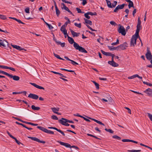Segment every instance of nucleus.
<instances>
[{"mask_svg": "<svg viewBox=\"0 0 152 152\" xmlns=\"http://www.w3.org/2000/svg\"><path fill=\"white\" fill-rule=\"evenodd\" d=\"M113 138L115 139L118 140H120L121 139V138L116 135H113L112 137Z\"/></svg>", "mask_w": 152, "mask_h": 152, "instance_id": "e433bc0d", "label": "nucleus"}, {"mask_svg": "<svg viewBox=\"0 0 152 152\" xmlns=\"http://www.w3.org/2000/svg\"><path fill=\"white\" fill-rule=\"evenodd\" d=\"M67 37L68 38V40L70 44H72L74 43V47L76 50H78L80 52H81L85 53H88L87 50L84 48L80 46L78 44L74 42V39L72 37H70L68 35H67Z\"/></svg>", "mask_w": 152, "mask_h": 152, "instance_id": "f257e3e1", "label": "nucleus"}, {"mask_svg": "<svg viewBox=\"0 0 152 152\" xmlns=\"http://www.w3.org/2000/svg\"><path fill=\"white\" fill-rule=\"evenodd\" d=\"M87 2L86 0H83L82 4L83 5H84L87 4Z\"/></svg>", "mask_w": 152, "mask_h": 152, "instance_id": "052dcab7", "label": "nucleus"}, {"mask_svg": "<svg viewBox=\"0 0 152 152\" xmlns=\"http://www.w3.org/2000/svg\"><path fill=\"white\" fill-rule=\"evenodd\" d=\"M48 27L50 29H52L53 27L52 26H51L50 24H49V25L48 26Z\"/></svg>", "mask_w": 152, "mask_h": 152, "instance_id": "774afa93", "label": "nucleus"}, {"mask_svg": "<svg viewBox=\"0 0 152 152\" xmlns=\"http://www.w3.org/2000/svg\"><path fill=\"white\" fill-rule=\"evenodd\" d=\"M92 82L95 84L96 89H99V84L94 81H92Z\"/></svg>", "mask_w": 152, "mask_h": 152, "instance_id": "cd10ccee", "label": "nucleus"}, {"mask_svg": "<svg viewBox=\"0 0 152 152\" xmlns=\"http://www.w3.org/2000/svg\"><path fill=\"white\" fill-rule=\"evenodd\" d=\"M51 118L53 120H57L58 119V117L55 115H52Z\"/></svg>", "mask_w": 152, "mask_h": 152, "instance_id": "37998d69", "label": "nucleus"}, {"mask_svg": "<svg viewBox=\"0 0 152 152\" xmlns=\"http://www.w3.org/2000/svg\"><path fill=\"white\" fill-rule=\"evenodd\" d=\"M65 120L66 121V122H67L72 124L74 123V122L72 121L68 120V119H65Z\"/></svg>", "mask_w": 152, "mask_h": 152, "instance_id": "4d7b16f0", "label": "nucleus"}, {"mask_svg": "<svg viewBox=\"0 0 152 152\" xmlns=\"http://www.w3.org/2000/svg\"><path fill=\"white\" fill-rule=\"evenodd\" d=\"M119 10L118 8V7L117 6L116 7L115 9L114 10L113 12H117V10Z\"/></svg>", "mask_w": 152, "mask_h": 152, "instance_id": "338daca9", "label": "nucleus"}, {"mask_svg": "<svg viewBox=\"0 0 152 152\" xmlns=\"http://www.w3.org/2000/svg\"><path fill=\"white\" fill-rule=\"evenodd\" d=\"M15 119L18 120V121H20L21 122H22V123H23V122L24 121L22 120L21 119H19L17 117H15L14 118Z\"/></svg>", "mask_w": 152, "mask_h": 152, "instance_id": "bf43d9fd", "label": "nucleus"}, {"mask_svg": "<svg viewBox=\"0 0 152 152\" xmlns=\"http://www.w3.org/2000/svg\"><path fill=\"white\" fill-rule=\"evenodd\" d=\"M70 61H71L72 62V64L73 65H75V64H78V63L72 60H70Z\"/></svg>", "mask_w": 152, "mask_h": 152, "instance_id": "49530a36", "label": "nucleus"}, {"mask_svg": "<svg viewBox=\"0 0 152 152\" xmlns=\"http://www.w3.org/2000/svg\"><path fill=\"white\" fill-rule=\"evenodd\" d=\"M61 5L63 6V7H62L61 8L62 9H65V8L66 7L65 4L64 3H62L61 4Z\"/></svg>", "mask_w": 152, "mask_h": 152, "instance_id": "0e129e2a", "label": "nucleus"}, {"mask_svg": "<svg viewBox=\"0 0 152 152\" xmlns=\"http://www.w3.org/2000/svg\"><path fill=\"white\" fill-rule=\"evenodd\" d=\"M110 56L112 57V61H114L113 58L115 56V55L111 53Z\"/></svg>", "mask_w": 152, "mask_h": 152, "instance_id": "5fc2aeb1", "label": "nucleus"}, {"mask_svg": "<svg viewBox=\"0 0 152 152\" xmlns=\"http://www.w3.org/2000/svg\"><path fill=\"white\" fill-rule=\"evenodd\" d=\"M141 21L140 18H138L137 23V29L136 30V32L134 35V44H136V41L138 37H139V32L141 26Z\"/></svg>", "mask_w": 152, "mask_h": 152, "instance_id": "f03ea898", "label": "nucleus"}, {"mask_svg": "<svg viewBox=\"0 0 152 152\" xmlns=\"http://www.w3.org/2000/svg\"><path fill=\"white\" fill-rule=\"evenodd\" d=\"M132 45H133V36L132 37L130 42V45L132 46Z\"/></svg>", "mask_w": 152, "mask_h": 152, "instance_id": "864d4df0", "label": "nucleus"}, {"mask_svg": "<svg viewBox=\"0 0 152 152\" xmlns=\"http://www.w3.org/2000/svg\"><path fill=\"white\" fill-rule=\"evenodd\" d=\"M109 49H110V50H119V47L118 46L116 47H114L113 48H112L110 46H108Z\"/></svg>", "mask_w": 152, "mask_h": 152, "instance_id": "393cba45", "label": "nucleus"}, {"mask_svg": "<svg viewBox=\"0 0 152 152\" xmlns=\"http://www.w3.org/2000/svg\"><path fill=\"white\" fill-rule=\"evenodd\" d=\"M136 77H137L139 79H142V77H140L137 74H136L134 75V79Z\"/></svg>", "mask_w": 152, "mask_h": 152, "instance_id": "72a5a7b5", "label": "nucleus"}, {"mask_svg": "<svg viewBox=\"0 0 152 152\" xmlns=\"http://www.w3.org/2000/svg\"><path fill=\"white\" fill-rule=\"evenodd\" d=\"M60 69L61 70L65 71H67V72H74L75 74V75L76 74V73H75V72L73 70H68L67 69H63V68H61Z\"/></svg>", "mask_w": 152, "mask_h": 152, "instance_id": "c756f323", "label": "nucleus"}, {"mask_svg": "<svg viewBox=\"0 0 152 152\" xmlns=\"http://www.w3.org/2000/svg\"><path fill=\"white\" fill-rule=\"evenodd\" d=\"M99 79L100 80H107V79L106 78H102V77H99Z\"/></svg>", "mask_w": 152, "mask_h": 152, "instance_id": "e2e57ef3", "label": "nucleus"}, {"mask_svg": "<svg viewBox=\"0 0 152 152\" xmlns=\"http://www.w3.org/2000/svg\"><path fill=\"white\" fill-rule=\"evenodd\" d=\"M108 63L109 64L114 67H117L118 66V64L114 61H109Z\"/></svg>", "mask_w": 152, "mask_h": 152, "instance_id": "a211bd4d", "label": "nucleus"}, {"mask_svg": "<svg viewBox=\"0 0 152 152\" xmlns=\"http://www.w3.org/2000/svg\"><path fill=\"white\" fill-rule=\"evenodd\" d=\"M125 108L127 110L128 112L129 113H130V114H131V110L129 108L127 107H125Z\"/></svg>", "mask_w": 152, "mask_h": 152, "instance_id": "13d9d810", "label": "nucleus"}, {"mask_svg": "<svg viewBox=\"0 0 152 152\" xmlns=\"http://www.w3.org/2000/svg\"><path fill=\"white\" fill-rule=\"evenodd\" d=\"M125 5V4H123L121 5H118L117 6V7H118V9H121L123 8Z\"/></svg>", "mask_w": 152, "mask_h": 152, "instance_id": "7c9ffc66", "label": "nucleus"}, {"mask_svg": "<svg viewBox=\"0 0 152 152\" xmlns=\"http://www.w3.org/2000/svg\"><path fill=\"white\" fill-rule=\"evenodd\" d=\"M89 119H91L92 120L94 121H95V122H96L97 123L100 124V125H103L104 126V124L103 123H102L101 122L99 121H98L97 120H96L95 119H93V118H89V117H88Z\"/></svg>", "mask_w": 152, "mask_h": 152, "instance_id": "4be33fe9", "label": "nucleus"}, {"mask_svg": "<svg viewBox=\"0 0 152 152\" xmlns=\"http://www.w3.org/2000/svg\"><path fill=\"white\" fill-rule=\"evenodd\" d=\"M30 83L32 85L34 86L36 88L38 89H43V90H44V89H45V88L44 87H42L41 86H40L36 84H35V83Z\"/></svg>", "mask_w": 152, "mask_h": 152, "instance_id": "aec40b11", "label": "nucleus"}, {"mask_svg": "<svg viewBox=\"0 0 152 152\" xmlns=\"http://www.w3.org/2000/svg\"><path fill=\"white\" fill-rule=\"evenodd\" d=\"M110 23L112 25L114 26H115L117 25L116 23L114 21H111Z\"/></svg>", "mask_w": 152, "mask_h": 152, "instance_id": "3c124183", "label": "nucleus"}, {"mask_svg": "<svg viewBox=\"0 0 152 152\" xmlns=\"http://www.w3.org/2000/svg\"><path fill=\"white\" fill-rule=\"evenodd\" d=\"M70 22H68V21H66L64 25L62 26H63V27L65 28L66 26L68 24L70 23Z\"/></svg>", "mask_w": 152, "mask_h": 152, "instance_id": "de8ad7c7", "label": "nucleus"}, {"mask_svg": "<svg viewBox=\"0 0 152 152\" xmlns=\"http://www.w3.org/2000/svg\"><path fill=\"white\" fill-rule=\"evenodd\" d=\"M118 26L119 27L118 29V32L119 33L121 34L123 36H125L126 34V32L124 26L121 25L120 24H119Z\"/></svg>", "mask_w": 152, "mask_h": 152, "instance_id": "20e7f679", "label": "nucleus"}, {"mask_svg": "<svg viewBox=\"0 0 152 152\" xmlns=\"http://www.w3.org/2000/svg\"><path fill=\"white\" fill-rule=\"evenodd\" d=\"M37 128L43 132L49 134H53L54 132L51 130H48L47 129L41 126H37Z\"/></svg>", "mask_w": 152, "mask_h": 152, "instance_id": "39448f33", "label": "nucleus"}, {"mask_svg": "<svg viewBox=\"0 0 152 152\" xmlns=\"http://www.w3.org/2000/svg\"><path fill=\"white\" fill-rule=\"evenodd\" d=\"M148 114L150 120L152 121V115L150 113H148Z\"/></svg>", "mask_w": 152, "mask_h": 152, "instance_id": "8fccbe9b", "label": "nucleus"}, {"mask_svg": "<svg viewBox=\"0 0 152 152\" xmlns=\"http://www.w3.org/2000/svg\"><path fill=\"white\" fill-rule=\"evenodd\" d=\"M61 31L64 34V35H68L67 33V30H66L65 28L63 27V26H62L60 29Z\"/></svg>", "mask_w": 152, "mask_h": 152, "instance_id": "412c9836", "label": "nucleus"}, {"mask_svg": "<svg viewBox=\"0 0 152 152\" xmlns=\"http://www.w3.org/2000/svg\"><path fill=\"white\" fill-rule=\"evenodd\" d=\"M0 66V67L2 68L5 69H8V67L6 66H4L3 65H1Z\"/></svg>", "mask_w": 152, "mask_h": 152, "instance_id": "6e6d98bb", "label": "nucleus"}, {"mask_svg": "<svg viewBox=\"0 0 152 152\" xmlns=\"http://www.w3.org/2000/svg\"><path fill=\"white\" fill-rule=\"evenodd\" d=\"M86 26H87V27L89 28L90 29L91 31H96L95 29H93L91 27H90L88 25H86Z\"/></svg>", "mask_w": 152, "mask_h": 152, "instance_id": "a18cd8bd", "label": "nucleus"}, {"mask_svg": "<svg viewBox=\"0 0 152 152\" xmlns=\"http://www.w3.org/2000/svg\"><path fill=\"white\" fill-rule=\"evenodd\" d=\"M70 30L73 37H77L79 36L80 33H77L72 29H70Z\"/></svg>", "mask_w": 152, "mask_h": 152, "instance_id": "f3484780", "label": "nucleus"}, {"mask_svg": "<svg viewBox=\"0 0 152 152\" xmlns=\"http://www.w3.org/2000/svg\"><path fill=\"white\" fill-rule=\"evenodd\" d=\"M29 138H30L32 140L36 141L39 142H40L42 143H45V142L43 140H40L39 139L35 137H29Z\"/></svg>", "mask_w": 152, "mask_h": 152, "instance_id": "9d476101", "label": "nucleus"}, {"mask_svg": "<svg viewBox=\"0 0 152 152\" xmlns=\"http://www.w3.org/2000/svg\"><path fill=\"white\" fill-rule=\"evenodd\" d=\"M57 142L59 143L61 145L64 146L66 148H74L77 149H79V148L77 146L75 145L71 146L70 144L68 143L64 142L58 140L57 141Z\"/></svg>", "mask_w": 152, "mask_h": 152, "instance_id": "7ed1b4c3", "label": "nucleus"}, {"mask_svg": "<svg viewBox=\"0 0 152 152\" xmlns=\"http://www.w3.org/2000/svg\"><path fill=\"white\" fill-rule=\"evenodd\" d=\"M107 3L108 7L110 8H112L111 3L110 1H107Z\"/></svg>", "mask_w": 152, "mask_h": 152, "instance_id": "c9c22d12", "label": "nucleus"}, {"mask_svg": "<svg viewBox=\"0 0 152 152\" xmlns=\"http://www.w3.org/2000/svg\"><path fill=\"white\" fill-rule=\"evenodd\" d=\"M7 134L9 136L12 138L13 139L14 137L12 134H11L8 131H7Z\"/></svg>", "mask_w": 152, "mask_h": 152, "instance_id": "603ef678", "label": "nucleus"}, {"mask_svg": "<svg viewBox=\"0 0 152 152\" xmlns=\"http://www.w3.org/2000/svg\"><path fill=\"white\" fill-rule=\"evenodd\" d=\"M53 54H54V56L55 57H56L58 59H60V60H64V59H63V58H61L60 57V56L56 54H55L54 53H53Z\"/></svg>", "mask_w": 152, "mask_h": 152, "instance_id": "2f4dec72", "label": "nucleus"}, {"mask_svg": "<svg viewBox=\"0 0 152 152\" xmlns=\"http://www.w3.org/2000/svg\"><path fill=\"white\" fill-rule=\"evenodd\" d=\"M65 119H66L62 118L61 119L58 120V122L61 124L62 125L65 126V124H66L67 122H66V121L65 120Z\"/></svg>", "mask_w": 152, "mask_h": 152, "instance_id": "6ab92c4d", "label": "nucleus"}, {"mask_svg": "<svg viewBox=\"0 0 152 152\" xmlns=\"http://www.w3.org/2000/svg\"><path fill=\"white\" fill-rule=\"evenodd\" d=\"M105 130L106 131L109 132L111 134H113L114 133V131H113L112 129H107V128H105Z\"/></svg>", "mask_w": 152, "mask_h": 152, "instance_id": "f704fd0d", "label": "nucleus"}, {"mask_svg": "<svg viewBox=\"0 0 152 152\" xmlns=\"http://www.w3.org/2000/svg\"><path fill=\"white\" fill-rule=\"evenodd\" d=\"M122 141L123 142H133V140H129V139H123L122 140Z\"/></svg>", "mask_w": 152, "mask_h": 152, "instance_id": "473e14b6", "label": "nucleus"}, {"mask_svg": "<svg viewBox=\"0 0 152 152\" xmlns=\"http://www.w3.org/2000/svg\"><path fill=\"white\" fill-rule=\"evenodd\" d=\"M0 18L3 20H6L7 18L5 15L0 14Z\"/></svg>", "mask_w": 152, "mask_h": 152, "instance_id": "4c0bfd02", "label": "nucleus"}, {"mask_svg": "<svg viewBox=\"0 0 152 152\" xmlns=\"http://www.w3.org/2000/svg\"><path fill=\"white\" fill-rule=\"evenodd\" d=\"M74 25L76 26L79 28H81V23L78 24L77 23H74Z\"/></svg>", "mask_w": 152, "mask_h": 152, "instance_id": "a19ab883", "label": "nucleus"}, {"mask_svg": "<svg viewBox=\"0 0 152 152\" xmlns=\"http://www.w3.org/2000/svg\"><path fill=\"white\" fill-rule=\"evenodd\" d=\"M84 20H85V22L86 23L90 25H92V23L91 21L85 18H84Z\"/></svg>", "mask_w": 152, "mask_h": 152, "instance_id": "b1692460", "label": "nucleus"}, {"mask_svg": "<svg viewBox=\"0 0 152 152\" xmlns=\"http://www.w3.org/2000/svg\"><path fill=\"white\" fill-rule=\"evenodd\" d=\"M59 108H56L55 107H53L51 108V109L52 110L53 112L54 113H56L57 111H58L59 110Z\"/></svg>", "mask_w": 152, "mask_h": 152, "instance_id": "bb28decb", "label": "nucleus"}, {"mask_svg": "<svg viewBox=\"0 0 152 152\" xmlns=\"http://www.w3.org/2000/svg\"><path fill=\"white\" fill-rule=\"evenodd\" d=\"M28 97L34 99H37L39 98V96L37 95L31 93L29 94Z\"/></svg>", "mask_w": 152, "mask_h": 152, "instance_id": "9b49d317", "label": "nucleus"}, {"mask_svg": "<svg viewBox=\"0 0 152 152\" xmlns=\"http://www.w3.org/2000/svg\"><path fill=\"white\" fill-rule=\"evenodd\" d=\"M8 69H10L12 71H15V69L14 68H12V67H8Z\"/></svg>", "mask_w": 152, "mask_h": 152, "instance_id": "680f3d73", "label": "nucleus"}, {"mask_svg": "<svg viewBox=\"0 0 152 152\" xmlns=\"http://www.w3.org/2000/svg\"><path fill=\"white\" fill-rule=\"evenodd\" d=\"M48 129H55V130H56L58 132H59L60 133L64 136H65V134L64 133V132L63 131H61L60 129H58L57 128H56L55 127H48Z\"/></svg>", "mask_w": 152, "mask_h": 152, "instance_id": "2eb2a0df", "label": "nucleus"}, {"mask_svg": "<svg viewBox=\"0 0 152 152\" xmlns=\"http://www.w3.org/2000/svg\"><path fill=\"white\" fill-rule=\"evenodd\" d=\"M119 50H124L126 49L127 47V44L126 42L124 43L123 44L118 45Z\"/></svg>", "mask_w": 152, "mask_h": 152, "instance_id": "0eeeda50", "label": "nucleus"}, {"mask_svg": "<svg viewBox=\"0 0 152 152\" xmlns=\"http://www.w3.org/2000/svg\"><path fill=\"white\" fill-rule=\"evenodd\" d=\"M51 72H52L53 73H54L55 74L58 75L60 76H61V77H60V79H62V80H64V81H68V80H67L65 78H63L62 77H65V78L66 77V76H64L63 74H61V73L56 72H55V71H51Z\"/></svg>", "mask_w": 152, "mask_h": 152, "instance_id": "6e6552de", "label": "nucleus"}, {"mask_svg": "<svg viewBox=\"0 0 152 152\" xmlns=\"http://www.w3.org/2000/svg\"><path fill=\"white\" fill-rule=\"evenodd\" d=\"M89 14L87 12L84 14L85 17L87 19H89L90 18V17L88 15Z\"/></svg>", "mask_w": 152, "mask_h": 152, "instance_id": "ea45409f", "label": "nucleus"}, {"mask_svg": "<svg viewBox=\"0 0 152 152\" xmlns=\"http://www.w3.org/2000/svg\"><path fill=\"white\" fill-rule=\"evenodd\" d=\"M32 109L34 110H38L40 109V108L39 107H36L34 105L31 106Z\"/></svg>", "mask_w": 152, "mask_h": 152, "instance_id": "c85d7f7f", "label": "nucleus"}, {"mask_svg": "<svg viewBox=\"0 0 152 152\" xmlns=\"http://www.w3.org/2000/svg\"><path fill=\"white\" fill-rule=\"evenodd\" d=\"M8 43L5 40H1L0 39V46H2L4 47H5L6 45H8Z\"/></svg>", "mask_w": 152, "mask_h": 152, "instance_id": "1a4fd4ad", "label": "nucleus"}, {"mask_svg": "<svg viewBox=\"0 0 152 152\" xmlns=\"http://www.w3.org/2000/svg\"><path fill=\"white\" fill-rule=\"evenodd\" d=\"M147 52L145 54V56L147 60L150 61L152 58V55L149 50V48L147 47Z\"/></svg>", "mask_w": 152, "mask_h": 152, "instance_id": "423d86ee", "label": "nucleus"}, {"mask_svg": "<svg viewBox=\"0 0 152 152\" xmlns=\"http://www.w3.org/2000/svg\"><path fill=\"white\" fill-rule=\"evenodd\" d=\"M0 73H1V74H2L4 75H7V76H8L9 75V74L6 72H5L4 71H2V70H0Z\"/></svg>", "mask_w": 152, "mask_h": 152, "instance_id": "58836bf2", "label": "nucleus"}, {"mask_svg": "<svg viewBox=\"0 0 152 152\" xmlns=\"http://www.w3.org/2000/svg\"><path fill=\"white\" fill-rule=\"evenodd\" d=\"M53 0V1L54 2V6L55 7L56 14L57 15V16L58 17L60 13V11H59V10H58V8L57 7L56 3L55 2V1L54 0Z\"/></svg>", "mask_w": 152, "mask_h": 152, "instance_id": "4468645a", "label": "nucleus"}, {"mask_svg": "<svg viewBox=\"0 0 152 152\" xmlns=\"http://www.w3.org/2000/svg\"><path fill=\"white\" fill-rule=\"evenodd\" d=\"M101 53L103 54H104L106 56H110V55L112 53H111L105 52L103 50H101Z\"/></svg>", "mask_w": 152, "mask_h": 152, "instance_id": "a878e982", "label": "nucleus"}, {"mask_svg": "<svg viewBox=\"0 0 152 152\" xmlns=\"http://www.w3.org/2000/svg\"><path fill=\"white\" fill-rule=\"evenodd\" d=\"M144 92L147 94L149 96H152V89L148 88L144 91Z\"/></svg>", "mask_w": 152, "mask_h": 152, "instance_id": "f8f14e48", "label": "nucleus"}, {"mask_svg": "<svg viewBox=\"0 0 152 152\" xmlns=\"http://www.w3.org/2000/svg\"><path fill=\"white\" fill-rule=\"evenodd\" d=\"M117 1H114L113 2V3L112 4V8L115 7V6L117 4Z\"/></svg>", "mask_w": 152, "mask_h": 152, "instance_id": "c03bdc74", "label": "nucleus"}, {"mask_svg": "<svg viewBox=\"0 0 152 152\" xmlns=\"http://www.w3.org/2000/svg\"><path fill=\"white\" fill-rule=\"evenodd\" d=\"M66 11H68L71 15L73 16H74V14L72 13V12L69 10V9H68V10H67Z\"/></svg>", "mask_w": 152, "mask_h": 152, "instance_id": "69168bd1", "label": "nucleus"}, {"mask_svg": "<svg viewBox=\"0 0 152 152\" xmlns=\"http://www.w3.org/2000/svg\"><path fill=\"white\" fill-rule=\"evenodd\" d=\"M25 11L26 13H29V8L28 7L26 8L25 9Z\"/></svg>", "mask_w": 152, "mask_h": 152, "instance_id": "09e8293b", "label": "nucleus"}, {"mask_svg": "<svg viewBox=\"0 0 152 152\" xmlns=\"http://www.w3.org/2000/svg\"><path fill=\"white\" fill-rule=\"evenodd\" d=\"M126 2H129L128 7L129 8H130L131 7H133V2L132 1L130 0H125Z\"/></svg>", "mask_w": 152, "mask_h": 152, "instance_id": "5701e85b", "label": "nucleus"}, {"mask_svg": "<svg viewBox=\"0 0 152 152\" xmlns=\"http://www.w3.org/2000/svg\"><path fill=\"white\" fill-rule=\"evenodd\" d=\"M12 46L13 48H15L20 51H21L23 50H24L25 51L26 50V49H25L23 48H22L19 46H18L16 45H12Z\"/></svg>", "mask_w": 152, "mask_h": 152, "instance_id": "dca6fc26", "label": "nucleus"}, {"mask_svg": "<svg viewBox=\"0 0 152 152\" xmlns=\"http://www.w3.org/2000/svg\"><path fill=\"white\" fill-rule=\"evenodd\" d=\"M76 10L77 11V12L78 13H84V12H83L81 11V9L78 8H76Z\"/></svg>", "mask_w": 152, "mask_h": 152, "instance_id": "79ce46f5", "label": "nucleus"}, {"mask_svg": "<svg viewBox=\"0 0 152 152\" xmlns=\"http://www.w3.org/2000/svg\"><path fill=\"white\" fill-rule=\"evenodd\" d=\"M10 78H12L15 81H18L20 79V77L16 75H12L9 74L8 76Z\"/></svg>", "mask_w": 152, "mask_h": 152, "instance_id": "ddd939ff", "label": "nucleus"}]
</instances>
